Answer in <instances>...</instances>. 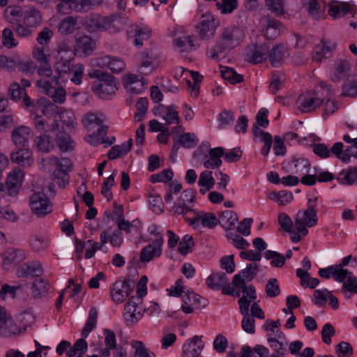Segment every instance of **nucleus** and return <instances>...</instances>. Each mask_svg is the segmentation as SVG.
<instances>
[{
  "instance_id": "1",
  "label": "nucleus",
  "mask_w": 357,
  "mask_h": 357,
  "mask_svg": "<svg viewBox=\"0 0 357 357\" xmlns=\"http://www.w3.org/2000/svg\"><path fill=\"white\" fill-rule=\"evenodd\" d=\"M245 37L244 31L239 26H230L222 29L216 45L206 50V55L215 61L225 58L227 52L239 46Z\"/></svg>"
},
{
  "instance_id": "2",
  "label": "nucleus",
  "mask_w": 357,
  "mask_h": 357,
  "mask_svg": "<svg viewBox=\"0 0 357 357\" xmlns=\"http://www.w3.org/2000/svg\"><path fill=\"white\" fill-rule=\"evenodd\" d=\"M126 19L119 15L102 16L90 14L85 18V24L90 31H108L116 33L123 29Z\"/></svg>"
},
{
  "instance_id": "3",
  "label": "nucleus",
  "mask_w": 357,
  "mask_h": 357,
  "mask_svg": "<svg viewBox=\"0 0 357 357\" xmlns=\"http://www.w3.org/2000/svg\"><path fill=\"white\" fill-rule=\"evenodd\" d=\"M90 77L98 79L93 83L91 89L102 99H110L117 90L115 77L111 74L97 70Z\"/></svg>"
},
{
  "instance_id": "4",
  "label": "nucleus",
  "mask_w": 357,
  "mask_h": 357,
  "mask_svg": "<svg viewBox=\"0 0 357 357\" xmlns=\"http://www.w3.org/2000/svg\"><path fill=\"white\" fill-rule=\"evenodd\" d=\"M318 197L310 198L307 200L306 209L299 210L295 216V225L298 226L299 231L308 232L307 227H313L318 223L317 205Z\"/></svg>"
},
{
  "instance_id": "5",
  "label": "nucleus",
  "mask_w": 357,
  "mask_h": 357,
  "mask_svg": "<svg viewBox=\"0 0 357 357\" xmlns=\"http://www.w3.org/2000/svg\"><path fill=\"white\" fill-rule=\"evenodd\" d=\"M49 163L55 167L52 175L53 181L59 188H64L69 182L70 176L68 172L73 167L70 159L53 155L49 158Z\"/></svg>"
},
{
  "instance_id": "6",
  "label": "nucleus",
  "mask_w": 357,
  "mask_h": 357,
  "mask_svg": "<svg viewBox=\"0 0 357 357\" xmlns=\"http://www.w3.org/2000/svg\"><path fill=\"white\" fill-rule=\"evenodd\" d=\"M240 275H235L233 278L234 285L242 290L243 296L238 299L239 310L241 313L249 312L250 303L256 298V291L253 285L247 286L244 279L241 278Z\"/></svg>"
},
{
  "instance_id": "7",
  "label": "nucleus",
  "mask_w": 357,
  "mask_h": 357,
  "mask_svg": "<svg viewBox=\"0 0 357 357\" xmlns=\"http://www.w3.org/2000/svg\"><path fill=\"white\" fill-rule=\"evenodd\" d=\"M29 206L33 214L43 218L50 214L52 210V204L43 192H34L29 198Z\"/></svg>"
},
{
  "instance_id": "8",
  "label": "nucleus",
  "mask_w": 357,
  "mask_h": 357,
  "mask_svg": "<svg viewBox=\"0 0 357 357\" xmlns=\"http://www.w3.org/2000/svg\"><path fill=\"white\" fill-rule=\"evenodd\" d=\"M324 99L315 91H309L300 95L297 100L298 107L303 113L310 112L319 107Z\"/></svg>"
},
{
  "instance_id": "9",
  "label": "nucleus",
  "mask_w": 357,
  "mask_h": 357,
  "mask_svg": "<svg viewBox=\"0 0 357 357\" xmlns=\"http://www.w3.org/2000/svg\"><path fill=\"white\" fill-rule=\"evenodd\" d=\"M140 305V298L130 296L125 305L123 317L126 324L131 326L142 317V307Z\"/></svg>"
},
{
  "instance_id": "10",
  "label": "nucleus",
  "mask_w": 357,
  "mask_h": 357,
  "mask_svg": "<svg viewBox=\"0 0 357 357\" xmlns=\"http://www.w3.org/2000/svg\"><path fill=\"white\" fill-rule=\"evenodd\" d=\"M335 46V44L331 41L321 40V42L317 44L312 50V61L320 63L332 57Z\"/></svg>"
},
{
  "instance_id": "11",
  "label": "nucleus",
  "mask_w": 357,
  "mask_h": 357,
  "mask_svg": "<svg viewBox=\"0 0 357 357\" xmlns=\"http://www.w3.org/2000/svg\"><path fill=\"white\" fill-rule=\"evenodd\" d=\"M268 45L267 43H257L248 47L245 52V59L250 63L257 64L268 58Z\"/></svg>"
},
{
  "instance_id": "12",
  "label": "nucleus",
  "mask_w": 357,
  "mask_h": 357,
  "mask_svg": "<svg viewBox=\"0 0 357 357\" xmlns=\"http://www.w3.org/2000/svg\"><path fill=\"white\" fill-rule=\"evenodd\" d=\"M132 291L130 281L125 279L123 281H116L112 284L110 288V294L112 301L119 304L123 303Z\"/></svg>"
},
{
  "instance_id": "13",
  "label": "nucleus",
  "mask_w": 357,
  "mask_h": 357,
  "mask_svg": "<svg viewBox=\"0 0 357 357\" xmlns=\"http://www.w3.org/2000/svg\"><path fill=\"white\" fill-rule=\"evenodd\" d=\"M163 245L162 242L152 241L144 247L139 253V260L142 263H148L154 259L159 258L162 255Z\"/></svg>"
},
{
  "instance_id": "14",
  "label": "nucleus",
  "mask_w": 357,
  "mask_h": 357,
  "mask_svg": "<svg viewBox=\"0 0 357 357\" xmlns=\"http://www.w3.org/2000/svg\"><path fill=\"white\" fill-rule=\"evenodd\" d=\"M24 172L20 167H15L10 172L6 179V189L10 196L16 195L22 184Z\"/></svg>"
},
{
  "instance_id": "15",
  "label": "nucleus",
  "mask_w": 357,
  "mask_h": 357,
  "mask_svg": "<svg viewBox=\"0 0 357 357\" xmlns=\"http://www.w3.org/2000/svg\"><path fill=\"white\" fill-rule=\"evenodd\" d=\"M188 222L190 225H193L195 227L201 222L203 227L213 229L219 224V220L213 213L202 212L197 213L195 211Z\"/></svg>"
},
{
  "instance_id": "16",
  "label": "nucleus",
  "mask_w": 357,
  "mask_h": 357,
  "mask_svg": "<svg viewBox=\"0 0 357 357\" xmlns=\"http://www.w3.org/2000/svg\"><path fill=\"white\" fill-rule=\"evenodd\" d=\"M1 257L3 268L8 269L10 266L22 261L26 258V253L24 250L9 248L2 254Z\"/></svg>"
},
{
  "instance_id": "17",
  "label": "nucleus",
  "mask_w": 357,
  "mask_h": 357,
  "mask_svg": "<svg viewBox=\"0 0 357 357\" xmlns=\"http://www.w3.org/2000/svg\"><path fill=\"white\" fill-rule=\"evenodd\" d=\"M202 336L195 335L183 345L182 357H199L204 348Z\"/></svg>"
},
{
  "instance_id": "18",
  "label": "nucleus",
  "mask_w": 357,
  "mask_h": 357,
  "mask_svg": "<svg viewBox=\"0 0 357 357\" xmlns=\"http://www.w3.org/2000/svg\"><path fill=\"white\" fill-rule=\"evenodd\" d=\"M10 160L22 166H31L33 163L31 150L28 146H20L10 154Z\"/></svg>"
},
{
  "instance_id": "19",
  "label": "nucleus",
  "mask_w": 357,
  "mask_h": 357,
  "mask_svg": "<svg viewBox=\"0 0 357 357\" xmlns=\"http://www.w3.org/2000/svg\"><path fill=\"white\" fill-rule=\"evenodd\" d=\"M128 35L135 37L134 45L137 47L143 45V41L148 40L152 33L151 29L145 25L132 24L128 31Z\"/></svg>"
},
{
  "instance_id": "20",
  "label": "nucleus",
  "mask_w": 357,
  "mask_h": 357,
  "mask_svg": "<svg viewBox=\"0 0 357 357\" xmlns=\"http://www.w3.org/2000/svg\"><path fill=\"white\" fill-rule=\"evenodd\" d=\"M224 155V149L221 146L210 149L208 154L205 155L206 160L203 162L204 167L207 169L219 168L222 161L221 158Z\"/></svg>"
},
{
  "instance_id": "21",
  "label": "nucleus",
  "mask_w": 357,
  "mask_h": 357,
  "mask_svg": "<svg viewBox=\"0 0 357 357\" xmlns=\"http://www.w3.org/2000/svg\"><path fill=\"white\" fill-rule=\"evenodd\" d=\"M43 273V269L41 264L37 261H29L24 263L20 265L16 271L18 277H39Z\"/></svg>"
},
{
  "instance_id": "22",
  "label": "nucleus",
  "mask_w": 357,
  "mask_h": 357,
  "mask_svg": "<svg viewBox=\"0 0 357 357\" xmlns=\"http://www.w3.org/2000/svg\"><path fill=\"white\" fill-rule=\"evenodd\" d=\"M105 121V114L100 112H89L82 119L84 127L89 131L93 130L103 124Z\"/></svg>"
},
{
  "instance_id": "23",
  "label": "nucleus",
  "mask_w": 357,
  "mask_h": 357,
  "mask_svg": "<svg viewBox=\"0 0 357 357\" xmlns=\"http://www.w3.org/2000/svg\"><path fill=\"white\" fill-rule=\"evenodd\" d=\"M200 38L208 40L215 33L214 19L211 16H204L199 24L196 26Z\"/></svg>"
},
{
  "instance_id": "24",
  "label": "nucleus",
  "mask_w": 357,
  "mask_h": 357,
  "mask_svg": "<svg viewBox=\"0 0 357 357\" xmlns=\"http://www.w3.org/2000/svg\"><path fill=\"white\" fill-rule=\"evenodd\" d=\"M31 129L26 126H19L11 132V139L16 146H28Z\"/></svg>"
},
{
  "instance_id": "25",
  "label": "nucleus",
  "mask_w": 357,
  "mask_h": 357,
  "mask_svg": "<svg viewBox=\"0 0 357 357\" xmlns=\"http://www.w3.org/2000/svg\"><path fill=\"white\" fill-rule=\"evenodd\" d=\"M79 16L69 15L65 17L59 23L58 31L62 35H69L80 29Z\"/></svg>"
},
{
  "instance_id": "26",
  "label": "nucleus",
  "mask_w": 357,
  "mask_h": 357,
  "mask_svg": "<svg viewBox=\"0 0 357 357\" xmlns=\"http://www.w3.org/2000/svg\"><path fill=\"white\" fill-rule=\"evenodd\" d=\"M96 43L87 35H82L76 38L75 52L77 54L90 55L94 50Z\"/></svg>"
},
{
  "instance_id": "27",
  "label": "nucleus",
  "mask_w": 357,
  "mask_h": 357,
  "mask_svg": "<svg viewBox=\"0 0 357 357\" xmlns=\"http://www.w3.org/2000/svg\"><path fill=\"white\" fill-rule=\"evenodd\" d=\"M124 86L129 93H140L144 89V77L141 75L129 74L124 78Z\"/></svg>"
},
{
  "instance_id": "28",
  "label": "nucleus",
  "mask_w": 357,
  "mask_h": 357,
  "mask_svg": "<svg viewBox=\"0 0 357 357\" xmlns=\"http://www.w3.org/2000/svg\"><path fill=\"white\" fill-rule=\"evenodd\" d=\"M98 64L102 68L107 67L114 73H119L126 68L125 62L121 58L111 56H105L100 58Z\"/></svg>"
},
{
  "instance_id": "29",
  "label": "nucleus",
  "mask_w": 357,
  "mask_h": 357,
  "mask_svg": "<svg viewBox=\"0 0 357 357\" xmlns=\"http://www.w3.org/2000/svg\"><path fill=\"white\" fill-rule=\"evenodd\" d=\"M42 15L38 9L30 7L24 12L22 22L28 27H37L42 22Z\"/></svg>"
},
{
  "instance_id": "30",
  "label": "nucleus",
  "mask_w": 357,
  "mask_h": 357,
  "mask_svg": "<svg viewBox=\"0 0 357 357\" xmlns=\"http://www.w3.org/2000/svg\"><path fill=\"white\" fill-rule=\"evenodd\" d=\"M351 8L347 2L333 1L329 5L328 14L333 19L351 13Z\"/></svg>"
},
{
  "instance_id": "31",
  "label": "nucleus",
  "mask_w": 357,
  "mask_h": 357,
  "mask_svg": "<svg viewBox=\"0 0 357 357\" xmlns=\"http://www.w3.org/2000/svg\"><path fill=\"white\" fill-rule=\"evenodd\" d=\"M29 245L33 252L44 251L49 248L50 241L49 238L42 234H35L30 237Z\"/></svg>"
},
{
  "instance_id": "32",
  "label": "nucleus",
  "mask_w": 357,
  "mask_h": 357,
  "mask_svg": "<svg viewBox=\"0 0 357 357\" xmlns=\"http://www.w3.org/2000/svg\"><path fill=\"white\" fill-rule=\"evenodd\" d=\"M286 54V49L282 45H277L271 50L268 48V58L273 67L279 66L285 58Z\"/></svg>"
},
{
  "instance_id": "33",
  "label": "nucleus",
  "mask_w": 357,
  "mask_h": 357,
  "mask_svg": "<svg viewBox=\"0 0 357 357\" xmlns=\"http://www.w3.org/2000/svg\"><path fill=\"white\" fill-rule=\"evenodd\" d=\"M219 224L226 229H233L238 219L236 213L231 210H226L218 215Z\"/></svg>"
},
{
  "instance_id": "34",
  "label": "nucleus",
  "mask_w": 357,
  "mask_h": 357,
  "mask_svg": "<svg viewBox=\"0 0 357 357\" xmlns=\"http://www.w3.org/2000/svg\"><path fill=\"white\" fill-rule=\"evenodd\" d=\"M227 282V275L223 272L213 273L206 279V284L213 290L220 289Z\"/></svg>"
},
{
  "instance_id": "35",
  "label": "nucleus",
  "mask_w": 357,
  "mask_h": 357,
  "mask_svg": "<svg viewBox=\"0 0 357 357\" xmlns=\"http://www.w3.org/2000/svg\"><path fill=\"white\" fill-rule=\"evenodd\" d=\"M23 8L20 6H8L5 9L4 15L7 21L13 24L22 22L24 15Z\"/></svg>"
},
{
  "instance_id": "36",
  "label": "nucleus",
  "mask_w": 357,
  "mask_h": 357,
  "mask_svg": "<svg viewBox=\"0 0 357 357\" xmlns=\"http://www.w3.org/2000/svg\"><path fill=\"white\" fill-rule=\"evenodd\" d=\"M34 145L37 150L42 153H49L54 148L52 139L45 133L36 137Z\"/></svg>"
},
{
  "instance_id": "37",
  "label": "nucleus",
  "mask_w": 357,
  "mask_h": 357,
  "mask_svg": "<svg viewBox=\"0 0 357 357\" xmlns=\"http://www.w3.org/2000/svg\"><path fill=\"white\" fill-rule=\"evenodd\" d=\"M357 179V168L349 167L342 169L337 176L339 183L346 185H353Z\"/></svg>"
},
{
  "instance_id": "38",
  "label": "nucleus",
  "mask_w": 357,
  "mask_h": 357,
  "mask_svg": "<svg viewBox=\"0 0 357 357\" xmlns=\"http://www.w3.org/2000/svg\"><path fill=\"white\" fill-rule=\"evenodd\" d=\"M135 220L130 222L124 218L123 213L121 211L116 220L118 229L121 232L125 231L127 234L132 233L137 234L139 231V227L135 225Z\"/></svg>"
},
{
  "instance_id": "39",
  "label": "nucleus",
  "mask_w": 357,
  "mask_h": 357,
  "mask_svg": "<svg viewBox=\"0 0 357 357\" xmlns=\"http://www.w3.org/2000/svg\"><path fill=\"white\" fill-rule=\"evenodd\" d=\"M108 127L102 124L97 127L96 132L89 135L85 137L86 141L93 146H97L105 142V137L107 135Z\"/></svg>"
},
{
  "instance_id": "40",
  "label": "nucleus",
  "mask_w": 357,
  "mask_h": 357,
  "mask_svg": "<svg viewBox=\"0 0 357 357\" xmlns=\"http://www.w3.org/2000/svg\"><path fill=\"white\" fill-rule=\"evenodd\" d=\"M98 319V310L96 307L90 308L88 319L82 331V337L86 338L92 330L96 327Z\"/></svg>"
},
{
  "instance_id": "41",
  "label": "nucleus",
  "mask_w": 357,
  "mask_h": 357,
  "mask_svg": "<svg viewBox=\"0 0 357 357\" xmlns=\"http://www.w3.org/2000/svg\"><path fill=\"white\" fill-rule=\"evenodd\" d=\"M55 142L62 152H68L74 149V142L71 137L64 132H61L56 135Z\"/></svg>"
},
{
  "instance_id": "42",
  "label": "nucleus",
  "mask_w": 357,
  "mask_h": 357,
  "mask_svg": "<svg viewBox=\"0 0 357 357\" xmlns=\"http://www.w3.org/2000/svg\"><path fill=\"white\" fill-rule=\"evenodd\" d=\"M73 62V61H57L54 64V68L57 75L54 77L52 81L57 84L59 82V79L61 78L63 75H70L74 66Z\"/></svg>"
},
{
  "instance_id": "43",
  "label": "nucleus",
  "mask_w": 357,
  "mask_h": 357,
  "mask_svg": "<svg viewBox=\"0 0 357 357\" xmlns=\"http://www.w3.org/2000/svg\"><path fill=\"white\" fill-rule=\"evenodd\" d=\"M292 162L294 167L291 169V173L301 176L309 172L310 162L307 159L305 158H295Z\"/></svg>"
},
{
  "instance_id": "44",
  "label": "nucleus",
  "mask_w": 357,
  "mask_h": 357,
  "mask_svg": "<svg viewBox=\"0 0 357 357\" xmlns=\"http://www.w3.org/2000/svg\"><path fill=\"white\" fill-rule=\"evenodd\" d=\"M303 5L314 19L319 20L322 17L324 13L317 0H303Z\"/></svg>"
},
{
  "instance_id": "45",
  "label": "nucleus",
  "mask_w": 357,
  "mask_h": 357,
  "mask_svg": "<svg viewBox=\"0 0 357 357\" xmlns=\"http://www.w3.org/2000/svg\"><path fill=\"white\" fill-rule=\"evenodd\" d=\"M188 204L185 201H181V197H179L177 202L174 204L172 210L177 214H182L184 218L189 222L195 211L190 208Z\"/></svg>"
},
{
  "instance_id": "46",
  "label": "nucleus",
  "mask_w": 357,
  "mask_h": 357,
  "mask_svg": "<svg viewBox=\"0 0 357 357\" xmlns=\"http://www.w3.org/2000/svg\"><path fill=\"white\" fill-rule=\"evenodd\" d=\"M19 333V328L14 322L12 317L10 315L6 318L1 326L0 324V335L8 337Z\"/></svg>"
},
{
  "instance_id": "47",
  "label": "nucleus",
  "mask_w": 357,
  "mask_h": 357,
  "mask_svg": "<svg viewBox=\"0 0 357 357\" xmlns=\"http://www.w3.org/2000/svg\"><path fill=\"white\" fill-rule=\"evenodd\" d=\"M33 57L40 63H50V53L48 46H35L32 50Z\"/></svg>"
},
{
  "instance_id": "48",
  "label": "nucleus",
  "mask_w": 357,
  "mask_h": 357,
  "mask_svg": "<svg viewBox=\"0 0 357 357\" xmlns=\"http://www.w3.org/2000/svg\"><path fill=\"white\" fill-rule=\"evenodd\" d=\"M221 75L224 79L232 84L241 83L244 80L243 75L237 73L234 69L229 67H222Z\"/></svg>"
},
{
  "instance_id": "49",
  "label": "nucleus",
  "mask_w": 357,
  "mask_h": 357,
  "mask_svg": "<svg viewBox=\"0 0 357 357\" xmlns=\"http://www.w3.org/2000/svg\"><path fill=\"white\" fill-rule=\"evenodd\" d=\"M49 283L43 278H37L31 286V292L34 297L40 298L48 291Z\"/></svg>"
},
{
  "instance_id": "50",
  "label": "nucleus",
  "mask_w": 357,
  "mask_h": 357,
  "mask_svg": "<svg viewBox=\"0 0 357 357\" xmlns=\"http://www.w3.org/2000/svg\"><path fill=\"white\" fill-rule=\"evenodd\" d=\"M59 118L63 124L68 128H75L77 125V119L73 110L61 109Z\"/></svg>"
},
{
  "instance_id": "51",
  "label": "nucleus",
  "mask_w": 357,
  "mask_h": 357,
  "mask_svg": "<svg viewBox=\"0 0 357 357\" xmlns=\"http://www.w3.org/2000/svg\"><path fill=\"white\" fill-rule=\"evenodd\" d=\"M74 56V52L66 43L63 42L59 45L58 54L56 57L58 61H73Z\"/></svg>"
},
{
  "instance_id": "52",
  "label": "nucleus",
  "mask_w": 357,
  "mask_h": 357,
  "mask_svg": "<svg viewBox=\"0 0 357 357\" xmlns=\"http://www.w3.org/2000/svg\"><path fill=\"white\" fill-rule=\"evenodd\" d=\"M174 45L181 52H188L194 46L193 40L189 35H183L174 39Z\"/></svg>"
},
{
  "instance_id": "53",
  "label": "nucleus",
  "mask_w": 357,
  "mask_h": 357,
  "mask_svg": "<svg viewBox=\"0 0 357 357\" xmlns=\"http://www.w3.org/2000/svg\"><path fill=\"white\" fill-rule=\"evenodd\" d=\"M343 143L336 142L335 143L330 150V154L335 155L337 158L342 160L344 162H347L350 160L351 153H347V150L343 151Z\"/></svg>"
},
{
  "instance_id": "54",
  "label": "nucleus",
  "mask_w": 357,
  "mask_h": 357,
  "mask_svg": "<svg viewBox=\"0 0 357 357\" xmlns=\"http://www.w3.org/2000/svg\"><path fill=\"white\" fill-rule=\"evenodd\" d=\"M264 257L266 259H271L270 264L273 267L281 268L285 263L284 256L276 251L266 250Z\"/></svg>"
},
{
  "instance_id": "55",
  "label": "nucleus",
  "mask_w": 357,
  "mask_h": 357,
  "mask_svg": "<svg viewBox=\"0 0 357 357\" xmlns=\"http://www.w3.org/2000/svg\"><path fill=\"white\" fill-rule=\"evenodd\" d=\"M195 245L192 236L186 234L181 240L178 246V252L185 256L192 252V248Z\"/></svg>"
},
{
  "instance_id": "56",
  "label": "nucleus",
  "mask_w": 357,
  "mask_h": 357,
  "mask_svg": "<svg viewBox=\"0 0 357 357\" xmlns=\"http://www.w3.org/2000/svg\"><path fill=\"white\" fill-rule=\"evenodd\" d=\"M350 70L349 63L347 61H340L335 68V73L332 76L333 82H340L347 77V73Z\"/></svg>"
},
{
  "instance_id": "57",
  "label": "nucleus",
  "mask_w": 357,
  "mask_h": 357,
  "mask_svg": "<svg viewBox=\"0 0 357 357\" xmlns=\"http://www.w3.org/2000/svg\"><path fill=\"white\" fill-rule=\"evenodd\" d=\"M215 184V180L213 176V172L211 170L202 172L199 178L198 185L204 187L206 190H211Z\"/></svg>"
},
{
  "instance_id": "58",
  "label": "nucleus",
  "mask_w": 357,
  "mask_h": 357,
  "mask_svg": "<svg viewBox=\"0 0 357 357\" xmlns=\"http://www.w3.org/2000/svg\"><path fill=\"white\" fill-rule=\"evenodd\" d=\"M342 95L350 97L357 96V78L354 76L349 77L347 82L342 86Z\"/></svg>"
},
{
  "instance_id": "59",
  "label": "nucleus",
  "mask_w": 357,
  "mask_h": 357,
  "mask_svg": "<svg viewBox=\"0 0 357 357\" xmlns=\"http://www.w3.org/2000/svg\"><path fill=\"white\" fill-rule=\"evenodd\" d=\"M178 142L184 148L191 149L197 146L198 139L194 133L186 132L178 137Z\"/></svg>"
},
{
  "instance_id": "60",
  "label": "nucleus",
  "mask_w": 357,
  "mask_h": 357,
  "mask_svg": "<svg viewBox=\"0 0 357 357\" xmlns=\"http://www.w3.org/2000/svg\"><path fill=\"white\" fill-rule=\"evenodd\" d=\"M132 347L135 349L134 357H155V354L147 349L141 341H133Z\"/></svg>"
},
{
  "instance_id": "61",
  "label": "nucleus",
  "mask_w": 357,
  "mask_h": 357,
  "mask_svg": "<svg viewBox=\"0 0 357 357\" xmlns=\"http://www.w3.org/2000/svg\"><path fill=\"white\" fill-rule=\"evenodd\" d=\"M149 100L146 98H140L136 102L137 112L135 114V121L139 122L144 120L147 112Z\"/></svg>"
},
{
  "instance_id": "62",
  "label": "nucleus",
  "mask_w": 357,
  "mask_h": 357,
  "mask_svg": "<svg viewBox=\"0 0 357 357\" xmlns=\"http://www.w3.org/2000/svg\"><path fill=\"white\" fill-rule=\"evenodd\" d=\"M238 0H222L216 3V7L222 14L231 13L238 8Z\"/></svg>"
},
{
  "instance_id": "63",
  "label": "nucleus",
  "mask_w": 357,
  "mask_h": 357,
  "mask_svg": "<svg viewBox=\"0 0 357 357\" xmlns=\"http://www.w3.org/2000/svg\"><path fill=\"white\" fill-rule=\"evenodd\" d=\"M84 72V66L83 64L79 63L73 67L71 73L68 75L71 82L76 85H79L82 83L83 75Z\"/></svg>"
},
{
  "instance_id": "64",
  "label": "nucleus",
  "mask_w": 357,
  "mask_h": 357,
  "mask_svg": "<svg viewBox=\"0 0 357 357\" xmlns=\"http://www.w3.org/2000/svg\"><path fill=\"white\" fill-rule=\"evenodd\" d=\"M266 294L269 298H275L280 294L279 282L276 278H271L267 281L265 287Z\"/></svg>"
}]
</instances>
